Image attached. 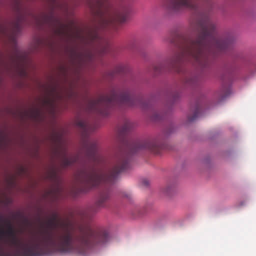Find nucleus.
<instances>
[{"label": "nucleus", "instance_id": "19", "mask_svg": "<svg viewBox=\"0 0 256 256\" xmlns=\"http://www.w3.org/2000/svg\"><path fill=\"white\" fill-rule=\"evenodd\" d=\"M172 190H173V188L172 187V186H170V187L166 188L165 192L167 194H171L172 192Z\"/></svg>", "mask_w": 256, "mask_h": 256}, {"label": "nucleus", "instance_id": "21", "mask_svg": "<svg viewBox=\"0 0 256 256\" xmlns=\"http://www.w3.org/2000/svg\"><path fill=\"white\" fill-rule=\"evenodd\" d=\"M24 225L28 226L30 224V222L27 218H24L23 220Z\"/></svg>", "mask_w": 256, "mask_h": 256}, {"label": "nucleus", "instance_id": "15", "mask_svg": "<svg viewBox=\"0 0 256 256\" xmlns=\"http://www.w3.org/2000/svg\"><path fill=\"white\" fill-rule=\"evenodd\" d=\"M59 221L60 219L58 214L54 213L52 214V218L48 220L46 225L48 228H56Z\"/></svg>", "mask_w": 256, "mask_h": 256}, {"label": "nucleus", "instance_id": "1", "mask_svg": "<svg viewBox=\"0 0 256 256\" xmlns=\"http://www.w3.org/2000/svg\"><path fill=\"white\" fill-rule=\"evenodd\" d=\"M94 214L92 208L79 210L77 214L84 221L82 224L76 226L63 224L62 230L55 232L43 230L38 238L29 244L18 240L10 222L0 216V222H4L7 227L6 230L0 227V238L6 236L10 238L11 244L14 247V256H42L51 252L84 254L92 246L104 244L109 239L105 229L86 222ZM0 256H12L4 252L0 247Z\"/></svg>", "mask_w": 256, "mask_h": 256}, {"label": "nucleus", "instance_id": "23", "mask_svg": "<svg viewBox=\"0 0 256 256\" xmlns=\"http://www.w3.org/2000/svg\"><path fill=\"white\" fill-rule=\"evenodd\" d=\"M154 119H155L156 120H160V118H158V116H156V117L154 118Z\"/></svg>", "mask_w": 256, "mask_h": 256}, {"label": "nucleus", "instance_id": "16", "mask_svg": "<svg viewBox=\"0 0 256 256\" xmlns=\"http://www.w3.org/2000/svg\"><path fill=\"white\" fill-rule=\"evenodd\" d=\"M100 40V37L98 34V32L95 30L93 32H90L88 38V42L92 44L95 42H99Z\"/></svg>", "mask_w": 256, "mask_h": 256}, {"label": "nucleus", "instance_id": "8", "mask_svg": "<svg viewBox=\"0 0 256 256\" xmlns=\"http://www.w3.org/2000/svg\"><path fill=\"white\" fill-rule=\"evenodd\" d=\"M76 125L82 131V135L84 138L83 148L85 151L86 158L89 161H95L96 159V145L95 142L87 138L90 132L94 130V126L84 120H78Z\"/></svg>", "mask_w": 256, "mask_h": 256}, {"label": "nucleus", "instance_id": "6", "mask_svg": "<svg viewBox=\"0 0 256 256\" xmlns=\"http://www.w3.org/2000/svg\"><path fill=\"white\" fill-rule=\"evenodd\" d=\"M32 18L37 25L50 26L56 36L64 38L68 37L72 34L71 26L63 22L59 18L56 17L52 12H50L49 14H42L38 16H32Z\"/></svg>", "mask_w": 256, "mask_h": 256}, {"label": "nucleus", "instance_id": "12", "mask_svg": "<svg viewBox=\"0 0 256 256\" xmlns=\"http://www.w3.org/2000/svg\"><path fill=\"white\" fill-rule=\"evenodd\" d=\"M63 97V94L58 91V86H52L50 88V93L46 98V102L53 106L57 100H62Z\"/></svg>", "mask_w": 256, "mask_h": 256}, {"label": "nucleus", "instance_id": "24", "mask_svg": "<svg viewBox=\"0 0 256 256\" xmlns=\"http://www.w3.org/2000/svg\"><path fill=\"white\" fill-rule=\"evenodd\" d=\"M171 42H172V43H174V41H173V40H172Z\"/></svg>", "mask_w": 256, "mask_h": 256}, {"label": "nucleus", "instance_id": "2", "mask_svg": "<svg viewBox=\"0 0 256 256\" xmlns=\"http://www.w3.org/2000/svg\"><path fill=\"white\" fill-rule=\"evenodd\" d=\"M195 30L197 36H181L176 44L178 51L164 62L153 66L154 74L164 71L165 66L174 67L184 62H188L202 70L209 68L210 60L208 56H216L231 48L233 38L230 36H218L214 22L207 16H204L196 24Z\"/></svg>", "mask_w": 256, "mask_h": 256}, {"label": "nucleus", "instance_id": "13", "mask_svg": "<svg viewBox=\"0 0 256 256\" xmlns=\"http://www.w3.org/2000/svg\"><path fill=\"white\" fill-rule=\"evenodd\" d=\"M128 70L129 66L128 64H120L116 65L113 70L106 72V75L108 78H114L116 75L124 74Z\"/></svg>", "mask_w": 256, "mask_h": 256}, {"label": "nucleus", "instance_id": "17", "mask_svg": "<svg viewBox=\"0 0 256 256\" xmlns=\"http://www.w3.org/2000/svg\"><path fill=\"white\" fill-rule=\"evenodd\" d=\"M133 127V124L130 121H126L120 130V132L124 134L128 132Z\"/></svg>", "mask_w": 256, "mask_h": 256}, {"label": "nucleus", "instance_id": "7", "mask_svg": "<svg viewBox=\"0 0 256 256\" xmlns=\"http://www.w3.org/2000/svg\"><path fill=\"white\" fill-rule=\"evenodd\" d=\"M105 0H93L90 4L92 11L100 16V26L102 28H106L112 25L116 21L124 22L127 19V14L125 13L120 14L114 18L106 15L104 12Z\"/></svg>", "mask_w": 256, "mask_h": 256}, {"label": "nucleus", "instance_id": "10", "mask_svg": "<svg viewBox=\"0 0 256 256\" xmlns=\"http://www.w3.org/2000/svg\"><path fill=\"white\" fill-rule=\"evenodd\" d=\"M55 152L60 159V165L62 168H66L79 162V156L69 155L64 147L58 146Z\"/></svg>", "mask_w": 256, "mask_h": 256}, {"label": "nucleus", "instance_id": "14", "mask_svg": "<svg viewBox=\"0 0 256 256\" xmlns=\"http://www.w3.org/2000/svg\"><path fill=\"white\" fill-rule=\"evenodd\" d=\"M201 110V106L196 104L194 108V112L192 114L188 116V120L190 122L195 120L200 116Z\"/></svg>", "mask_w": 256, "mask_h": 256}, {"label": "nucleus", "instance_id": "22", "mask_svg": "<svg viewBox=\"0 0 256 256\" xmlns=\"http://www.w3.org/2000/svg\"><path fill=\"white\" fill-rule=\"evenodd\" d=\"M52 176L54 178H56L58 176L57 172L55 170L52 172Z\"/></svg>", "mask_w": 256, "mask_h": 256}, {"label": "nucleus", "instance_id": "20", "mask_svg": "<svg viewBox=\"0 0 256 256\" xmlns=\"http://www.w3.org/2000/svg\"><path fill=\"white\" fill-rule=\"evenodd\" d=\"M142 183L143 185L144 186H148V184H149V182L146 180H142Z\"/></svg>", "mask_w": 256, "mask_h": 256}, {"label": "nucleus", "instance_id": "9", "mask_svg": "<svg viewBox=\"0 0 256 256\" xmlns=\"http://www.w3.org/2000/svg\"><path fill=\"white\" fill-rule=\"evenodd\" d=\"M95 52L91 48H86L80 52L73 50L72 52V60L74 63L80 67L86 66L94 61Z\"/></svg>", "mask_w": 256, "mask_h": 256}, {"label": "nucleus", "instance_id": "18", "mask_svg": "<svg viewBox=\"0 0 256 256\" xmlns=\"http://www.w3.org/2000/svg\"><path fill=\"white\" fill-rule=\"evenodd\" d=\"M232 92L231 86L230 85L224 84V96L223 94H221V100H225L228 97Z\"/></svg>", "mask_w": 256, "mask_h": 256}, {"label": "nucleus", "instance_id": "11", "mask_svg": "<svg viewBox=\"0 0 256 256\" xmlns=\"http://www.w3.org/2000/svg\"><path fill=\"white\" fill-rule=\"evenodd\" d=\"M21 5L19 2L16 4V10L18 13L16 20L14 22L12 31L14 35H16L20 32L22 26L26 21V18L22 12Z\"/></svg>", "mask_w": 256, "mask_h": 256}, {"label": "nucleus", "instance_id": "5", "mask_svg": "<svg viewBox=\"0 0 256 256\" xmlns=\"http://www.w3.org/2000/svg\"><path fill=\"white\" fill-rule=\"evenodd\" d=\"M5 28L0 24V32H5ZM25 76L26 72V56L16 48L14 53L4 59L0 60V74Z\"/></svg>", "mask_w": 256, "mask_h": 256}, {"label": "nucleus", "instance_id": "3", "mask_svg": "<svg viewBox=\"0 0 256 256\" xmlns=\"http://www.w3.org/2000/svg\"><path fill=\"white\" fill-rule=\"evenodd\" d=\"M162 148V145L158 140L141 142L124 140L109 167L102 170H96L94 167L84 168L78 172L76 178L85 187L84 191L100 185L105 186L106 190L100 193L97 202L98 206L103 207L110 197L108 186L114 182L120 173L129 168L130 156L140 149H147L158 154Z\"/></svg>", "mask_w": 256, "mask_h": 256}, {"label": "nucleus", "instance_id": "4", "mask_svg": "<svg viewBox=\"0 0 256 256\" xmlns=\"http://www.w3.org/2000/svg\"><path fill=\"white\" fill-rule=\"evenodd\" d=\"M138 103L141 104V101L131 95L129 90H114L110 96H102L96 100H90L88 108L90 112L106 116L112 106L116 105L134 106H137Z\"/></svg>", "mask_w": 256, "mask_h": 256}]
</instances>
